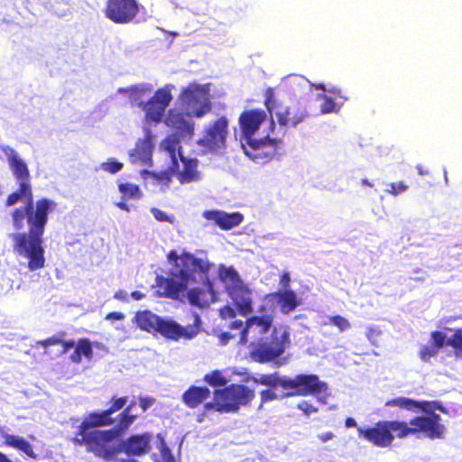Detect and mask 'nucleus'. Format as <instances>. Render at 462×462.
<instances>
[{
	"label": "nucleus",
	"mask_w": 462,
	"mask_h": 462,
	"mask_svg": "<svg viewBox=\"0 0 462 462\" xmlns=\"http://www.w3.org/2000/svg\"><path fill=\"white\" fill-rule=\"evenodd\" d=\"M9 163L19 180V186L7 196L5 205L11 207L19 201L23 202L11 212L12 225L16 231L10 235L13 251L18 256L27 259L30 271H36L45 265L43 235L49 214L56 208L57 203L46 197L34 201L26 163L16 154L9 157Z\"/></svg>",
	"instance_id": "nucleus-1"
},
{
	"label": "nucleus",
	"mask_w": 462,
	"mask_h": 462,
	"mask_svg": "<svg viewBox=\"0 0 462 462\" xmlns=\"http://www.w3.org/2000/svg\"><path fill=\"white\" fill-rule=\"evenodd\" d=\"M127 402V396L114 395L106 410L89 412L78 427L72 443L85 447L96 457L111 460L117 452L112 441L127 431L139 417L132 412L136 402L132 401L125 408Z\"/></svg>",
	"instance_id": "nucleus-2"
},
{
	"label": "nucleus",
	"mask_w": 462,
	"mask_h": 462,
	"mask_svg": "<svg viewBox=\"0 0 462 462\" xmlns=\"http://www.w3.org/2000/svg\"><path fill=\"white\" fill-rule=\"evenodd\" d=\"M167 260L172 264L173 269L168 273L167 277L156 276L157 294L179 301H182L186 297L190 305L200 309L208 306V291L197 287L188 290V286L190 282H196L198 275L201 280H206L212 290L208 278L210 263L207 260L195 257L191 253L183 252L178 254L176 250H171L167 254Z\"/></svg>",
	"instance_id": "nucleus-3"
},
{
	"label": "nucleus",
	"mask_w": 462,
	"mask_h": 462,
	"mask_svg": "<svg viewBox=\"0 0 462 462\" xmlns=\"http://www.w3.org/2000/svg\"><path fill=\"white\" fill-rule=\"evenodd\" d=\"M387 407H398L411 412L422 411L424 415L412 417L409 422L413 428L412 436L422 435L430 439L445 438L447 428L442 423L441 416L435 411L445 412L446 410L439 401H417L407 397H397L385 402Z\"/></svg>",
	"instance_id": "nucleus-4"
},
{
	"label": "nucleus",
	"mask_w": 462,
	"mask_h": 462,
	"mask_svg": "<svg viewBox=\"0 0 462 462\" xmlns=\"http://www.w3.org/2000/svg\"><path fill=\"white\" fill-rule=\"evenodd\" d=\"M413 428L410 427L404 420H379L373 426L357 428L358 436L374 447H391L395 437L405 439L412 436Z\"/></svg>",
	"instance_id": "nucleus-5"
},
{
	"label": "nucleus",
	"mask_w": 462,
	"mask_h": 462,
	"mask_svg": "<svg viewBox=\"0 0 462 462\" xmlns=\"http://www.w3.org/2000/svg\"><path fill=\"white\" fill-rule=\"evenodd\" d=\"M290 344L291 339L288 331H283L280 335L274 331L270 338H260L252 341L249 346V356L253 361L259 364L275 361L277 366H282L286 363L285 360H276L284 354Z\"/></svg>",
	"instance_id": "nucleus-6"
},
{
	"label": "nucleus",
	"mask_w": 462,
	"mask_h": 462,
	"mask_svg": "<svg viewBox=\"0 0 462 462\" xmlns=\"http://www.w3.org/2000/svg\"><path fill=\"white\" fill-rule=\"evenodd\" d=\"M152 90V86L148 84L134 86L130 88L131 98L134 101L140 100L137 105L145 112V118L148 121L159 123L162 121L172 96L168 88H158L147 102L142 101L141 99L145 94L151 93Z\"/></svg>",
	"instance_id": "nucleus-7"
},
{
	"label": "nucleus",
	"mask_w": 462,
	"mask_h": 462,
	"mask_svg": "<svg viewBox=\"0 0 462 462\" xmlns=\"http://www.w3.org/2000/svg\"><path fill=\"white\" fill-rule=\"evenodd\" d=\"M279 387L283 390L282 398L293 396L319 395L328 390L327 383L317 374H300L291 378L282 376Z\"/></svg>",
	"instance_id": "nucleus-8"
},
{
	"label": "nucleus",
	"mask_w": 462,
	"mask_h": 462,
	"mask_svg": "<svg viewBox=\"0 0 462 462\" xmlns=\"http://www.w3.org/2000/svg\"><path fill=\"white\" fill-rule=\"evenodd\" d=\"M264 106L270 114H275L279 125L284 129L296 127L309 116L306 109L300 105L283 106L275 98L272 88H268L264 92Z\"/></svg>",
	"instance_id": "nucleus-9"
},
{
	"label": "nucleus",
	"mask_w": 462,
	"mask_h": 462,
	"mask_svg": "<svg viewBox=\"0 0 462 462\" xmlns=\"http://www.w3.org/2000/svg\"><path fill=\"white\" fill-rule=\"evenodd\" d=\"M430 344L423 345L420 346L418 356L422 362L429 363L431 358L436 357L440 349L444 346H450L452 348L453 356L457 358H462V329L456 328L454 333L448 338L445 332L440 330H434L430 335Z\"/></svg>",
	"instance_id": "nucleus-10"
},
{
	"label": "nucleus",
	"mask_w": 462,
	"mask_h": 462,
	"mask_svg": "<svg viewBox=\"0 0 462 462\" xmlns=\"http://www.w3.org/2000/svg\"><path fill=\"white\" fill-rule=\"evenodd\" d=\"M180 101L189 116L201 117L211 110L207 90L195 83L181 90Z\"/></svg>",
	"instance_id": "nucleus-11"
},
{
	"label": "nucleus",
	"mask_w": 462,
	"mask_h": 462,
	"mask_svg": "<svg viewBox=\"0 0 462 462\" xmlns=\"http://www.w3.org/2000/svg\"><path fill=\"white\" fill-rule=\"evenodd\" d=\"M217 392L224 412H236L241 406L248 405L255 396L254 390L239 383H231Z\"/></svg>",
	"instance_id": "nucleus-12"
},
{
	"label": "nucleus",
	"mask_w": 462,
	"mask_h": 462,
	"mask_svg": "<svg viewBox=\"0 0 462 462\" xmlns=\"http://www.w3.org/2000/svg\"><path fill=\"white\" fill-rule=\"evenodd\" d=\"M139 11L137 0H107L103 13L114 23L126 24L135 19Z\"/></svg>",
	"instance_id": "nucleus-13"
},
{
	"label": "nucleus",
	"mask_w": 462,
	"mask_h": 462,
	"mask_svg": "<svg viewBox=\"0 0 462 462\" xmlns=\"http://www.w3.org/2000/svg\"><path fill=\"white\" fill-rule=\"evenodd\" d=\"M282 143L281 138H271L269 135L261 139H249L243 144L245 153L253 161L266 162L277 154V148Z\"/></svg>",
	"instance_id": "nucleus-14"
},
{
	"label": "nucleus",
	"mask_w": 462,
	"mask_h": 462,
	"mask_svg": "<svg viewBox=\"0 0 462 462\" xmlns=\"http://www.w3.org/2000/svg\"><path fill=\"white\" fill-rule=\"evenodd\" d=\"M199 317L195 314V323L182 327L173 320H165L162 319L157 333L162 337L171 340H179L180 338L191 339L199 332Z\"/></svg>",
	"instance_id": "nucleus-15"
},
{
	"label": "nucleus",
	"mask_w": 462,
	"mask_h": 462,
	"mask_svg": "<svg viewBox=\"0 0 462 462\" xmlns=\"http://www.w3.org/2000/svg\"><path fill=\"white\" fill-rule=\"evenodd\" d=\"M228 121L225 116L217 119L205 132L199 143L210 150L225 145L227 135Z\"/></svg>",
	"instance_id": "nucleus-16"
},
{
	"label": "nucleus",
	"mask_w": 462,
	"mask_h": 462,
	"mask_svg": "<svg viewBox=\"0 0 462 462\" xmlns=\"http://www.w3.org/2000/svg\"><path fill=\"white\" fill-rule=\"evenodd\" d=\"M226 292L241 316L247 317L253 312L252 291L244 282L228 288Z\"/></svg>",
	"instance_id": "nucleus-17"
},
{
	"label": "nucleus",
	"mask_w": 462,
	"mask_h": 462,
	"mask_svg": "<svg viewBox=\"0 0 462 462\" xmlns=\"http://www.w3.org/2000/svg\"><path fill=\"white\" fill-rule=\"evenodd\" d=\"M266 119V112L262 109H248L240 114L239 125L245 140L254 138V134Z\"/></svg>",
	"instance_id": "nucleus-18"
},
{
	"label": "nucleus",
	"mask_w": 462,
	"mask_h": 462,
	"mask_svg": "<svg viewBox=\"0 0 462 462\" xmlns=\"http://www.w3.org/2000/svg\"><path fill=\"white\" fill-rule=\"evenodd\" d=\"M152 438L150 432L131 435L122 442V450L130 457L145 455L151 450Z\"/></svg>",
	"instance_id": "nucleus-19"
},
{
	"label": "nucleus",
	"mask_w": 462,
	"mask_h": 462,
	"mask_svg": "<svg viewBox=\"0 0 462 462\" xmlns=\"http://www.w3.org/2000/svg\"><path fill=\"white\" fill-rule=\"evenodd\" d=\"M165 124L174 129L181 137L190 139L194 134V124L185 118L183 113L170 109L165 117Z\"/></svg>",
	"instance_id": "nucleus-20"
},
{
	"label": "nucleus",
	"mask_w": 462,
	"mask_h": 462,
	"mask_svg": "<svg viewBox=\"0 0 462 462\" xmlns=\"http://www.w3.org/2000/svg\"><path fill=\"white\" fill-rule=\"evenodd\" d=\"M203 216L206 219L214 221L223 230L237 226L244 219L239 212L226 213L220 210H207Z\"/></svg>",
	"instance_id": "nucleus-21"
},
{
	"label": "nucleus",
	"mask_w": 462,
	"mask_h": 462,
	"mask_svg": "<svg viewBox=\"0 0 462 462\" xmlns=\"http://www.w3.org/2000/svg\"><path fill=\"white\" fill-rule=\"evenodd\" d=\"M210 390L206 386H189L181 395L182 402L189 409H196L210 397Z\"/></svg>",
	"instance_id": "nucleus-22"
},
{
	"label": "nucleus",
	"mask_w": 462,
	"mask_h": 462,
	"mask_svg": "<svg viewBox=\"0 0 462 462\" xmlns=\"http://www.w3.org/2000/svg\"><path fill=\"white\" fill-rule=\"evenodd\" d=\"M0 436L4 439L3 444L6 447L13 448L20 452L24 453L31 458L35 459L37 454L33 450L32 445L23 437L9 434L0 429Z\"/></svg>",
	"instance_id": "nucleus-23"
},
{
	"label": "nucleus",
	"mask_w": 462,
	"mask_h": 462,
	"mask_svg": "<svg viewBox=\"0 0 462 462\" xmlns=\"http://www.w3.org/2000/svg\"><path fill=\"white\" fill-rule=\"evenodd\" d=\"M269 296L276 300L280 310L283 314L292 312L300 304V300L293 290L278 291Z\"/></svg>",
	"instance_id": "nucleus-24"
},
{
	"label": "nucleus",
	"mask_w": 462,
	"mask_h": 462,
	"mask_svg": "<svg viewBox=\"0 0 462 462\" xmlns=\"http://www.w3.org/2000/svg\"><path fill=\"white\" fill-rule=\"evenodd\" d=\"M180 160L183 163V169L178 172L180 183L185 184L197 181L199 179L198 171L199 161L195 158L185 157L181 152H180Z\"/></svg>",
	"instance_id": "nucleus-25"
},
{
	"label": "nucleus",
	"mask_w": 462,
	"mask_h": 462,
	"mask_svg": "<svg viewBox=\"0 0 462 462\" xmlns=\"http://www.w3.org/2000/svg\"><path fill=\"white\" fill-rule=\"evenodd\" d=\"M162 319L150 310L138 311L135 315L136 325L149 333H157Z\"/></svg>",
	"instance_id": "nucleus-26"
},
{
	"label": "nucleus",
	"mask_w": 462,
	"mask_h": 462,
	"mask_svg": "<svg viewBox=\"0 0 462 462\" xmlns=\"http://www.w3.org/2000/svg\"><path fill=\"white\" fill-rule=\"evenodd\" d=\"M83 357L88 361L93 358L92 343L87 337H81L75 342L74 351L69 356V360L74 364H80Z\"/></svg>",
	"instance_id": "nucleus-27"
},
{
	"label": "nucleus",
	"mask_w": 462,
	"mask_h": 462,
	"mask_svg": "<svg viewBox=\"0 0 462 462\" xmlns=\"http://www.w3.org/2000/svg\"><path fill=\"white\" fill-rule=\"evenodd\" d=\"M273 325V318L270 315L253 316L247 319L248 335L254 333L257 335L266 334Z\"/></svg>",
	"instance_id": "nucleus-28"
},
{
	"label": "nucleus",
	"mask_w": 462,
	"mask_h": 462,
	"mask_svg": "<svg viewBox=\"0 0 462 462\" xmlns=\"http://www.w3.org/2000/svg\"><path fill=\"white\" fill-rule=\"evenodd\" d=\"M156 448L158 451L152 454V459L154 462H175L171 451L168 448L162 434L156 435Z\"/></svg>",
	"instance_id": "nucleus-29"
},
{
	"label": "nucleus",
	"mask_w": 462,
	"mask_h": 462,
	"mask_svg": "<svg viewBox=\"0 0 462 462\" xmlns=\"http://www.w3.org/2000/svg\"><path fill=\"white\" fill-rule=\"evenodd\" d=\"M219 277L225 283L226 291H227L228 288L243 283L238 273L232 266L220 269Z\"/></svg>",
	"instance_id": "nucleus-30"
},
{
	"label": "nucleus",
	"mask_w": 462,
	"mask_h": 462,
	"mask_svg": "<svg viewBox=\"0 0 462 462\" xmlns=\"http://www.w3.org/2000/svg\"><path fill=\"white\" fill-rule=\"evenodd\" d=\"M118 189L122 194L123 200L141 199L143 195L139 186L131 182L120 183Z\"/></svg>",
	"instance_id": "nucleus-31"
},
{
	"label": "nucleus",
	"mask_w": 462,
	"mask_h": 462,
	"mask_svg": "<svg viewBox=\"0 0 462 462\" xmlns=\"http://www.w3.org/2000/svg\"><path fill=\"white\" fill-rule=\"evenodd\" d=\"M247 327V319L245 320V322L240 320V319H236V320H233L232 322H230L227 326V328L230 329V330H237L238 331V334L236 336H238V344L239 345H242V346H245L248 343V328H246Z\"/></svg>",
	"instance_id": "nucleus-32"
},
{
	"label": "nucleus",
	"mask_w": 462,
	"mask_h": 462,
	"mask_svg": "<svg viewBox=\"0 0 462 462\" xmlns=\"http://www.w3.org/2000/svg\"><path fill=\"white\" fill-rule=\"evenodd\" d=\"M282 376L278 373L264 374L259 377H254L253 382L256 384L268 386L271 389H276L279 387Z\"/></svg>",
	"instance_id": "nucleus-33"
},
{
	"label": "nucleus",
	"mask_w": 462,
	"mask_h": 462,
	"mask_svg": "<svg viewBox=\"0 0 462 462\" xmlns=\"http://www.w3.org/2000/svg\"><path fill=\"white\" fill-rule=\"evenodd\" d=\"M203 381L212 387H226V378L219 370H214L203 377Z\"/></svg>",
	"instance_id": "nucleus-34"
},
{
	"label": "nucleus",
	"mask_w": 462,
	"mask_h": 462,
	"mask_svg": "<svg viewBox=\"0 0 462 462\" xmlns=\"http://www.w3.org/2000/svg\"><path fill=\"white\" fill-rule=\"evenodd\" d=\"M179 144L180 141L176 135H170L164 140L165 149L169 152L171 157L172 164L175 167H178L176 151L178 150L179 152H181Z\"/></svg>",
	"instance_id": "nucleus-35"
},
{
	"label": "nucleus",
	"mask_w": 462,
	"mask_h": 462,
	"mask_svg": "<svg viewBox=\"0 0 462 462\" xmlns=\"http://www.w3.org/2000/svg\"><path fill=\"white\" fill-rule=\"evenodd\" d=\"M319 97L322 99V104L320 106V110L322 113H333L339 109V107H337V103L332 97L328 95H319Z\"/></svg>",
	"instance_id": "nucleus-36"
},
{
	"label": "nucleus",
	"mask_w": 462,
	"mask_h": 462,
	"mask_svg": "<svg viewBox=\"0 0 462 462\" xmlns=\"http://www.w3.org/2000/svg\"><path fill=\"white\" fill-rule=\"evenodd\" d=\"M409 186L405 184L404 181H398V182H391L387 184V189H385V192L392 194L393 196H397L401 193L405 192L408 189Z\"/></svg>",
	"instance_id": "nucleus-37"
},
{
	"label": "nucleus",
	"mask_w": 462,
	"mask_h": 462,
	"mask_svg": "<svg viewBox=\"0 0 462 462\" xmlns=\"http://www.w3.org/2000/svg\"><path fill=\"white\" fill-rule=\"evenodd\" d=\"M151 213L152 214L153 217L158 222H167V223H170V224H174V222H175L174 216L168 215L166 212L161 210L160 208H151Z\"/></svg>",
	"instance_id": "nucleus-38"
},
{
	"label": "nucleus",
	"mask_w": 462,
	"mask_h": 462,
	"mask_svg": "<svg viewBox=\"0 0 462 462\" xmlns=\"http://www.w3.org/2000/svg\"><path fill=\"white\" fill-rule=\"evenodd\" d=\"M123 163L111 158L107 162L101 164V169L106 172L115 174L123 169Z\"/></svg>",
	"instance_id": "nucleus-39"
},
{
	"label": "nucleus",
	"mask_w": 462,
	"mask_h": 462,
	"mask_svg": "<svg viewBox=\"0 0 462 462\" xmlns=\"http://www.w3.org/2000/svg\"><path fill=\"white\" fill-rule=\"evenodd\" d=\"M65 336H66V332L60 331V332L57 333L56 335H53L46 339L39 340L37 342V345L42 346L43 347H48L50 346H54V345H60V343H61V338L64 337Z\"/></svg>",
	"instance_id": "nucleus-40"
},
{
	"label": "nucleus",
	"mask_w": 462,
	"mask_h": 462,
	"mask_svg": "<svg viewBox=\"0 0 462 462\" xmlns=\"http://www.w3.org/2000/svg\"><path fill=\"white\" fill-rule=\"evenodd\" d=\"M329 323L336 326L341 332L348 329L350 328V323L349 321L340 316V315H335V316H331L329 317Z\"/></svg>",
	"instance_id": "nucleus-41"
},
{
	"label": "nucleus",
	"mask_w": 462,
	"mask_h": 462,
	"mask_svg": "<svg viewBox=\"0 0 462 462\" xmlns=\"http://www.w3.org/2000/svg\"><path fill=\"white\" fill-rule=\"evenodd\" d=\"M327 92L332 94L334 98L338 100V106H341L346 100H348L346 92L338 87H330L328 88Z\"/></svg>",
	"instance_id": "nucleus-42"
},
{
	"label": "nucleus",
	"mask_w": 462,
	"mask_h": 462,
	"mask_svg": "<svg viewBox=\"0 0 462 462\" xmlns=\"http://www.w3.org/2000/svg\"><path fill=\"white\" fill-rule=\"evenodd\" d=\"M220 405H221V402H220V400L218 399V394L216 390L214 392V401L205 402L203 407L206 411H216L223 413L224 411H222V407Z\"/></svg>",
	"instance_id": "nucleus-43"
},
{
	"label": "nucleus",
	"mask_w": 462,
	"mask_h": 462,
	"mask_svg": "<svg viewBox=\"0 0 462 462\" xmlns=\"http://www.w3.org/2000/svg\"><path fill=\"white\" fill-rule=\"evenodd\" d=\"M382 330L379 327L370 326L366 330V337L373 344L376 345L378 338L382 336Z\"/></svg>",
	"instance_id": "nucleus-44"
},
{
	"label": "nucleus",
	"mask_w": 462,
	"mask_h": 462,
	"mask_svg": "<svg viewBox=\"0 0 462 462\" xmlns=\"http://www.w3.org/2000/svg\"><path fill=\"white\" fill-rule=\"evenodd\" d=\"M152 178L160 183L168 186L171 181V173L168 171H162L160 172H152Z\"/></svg>",
	"instance_id": "nucleus-45"
},
{
	"label": "nucleus",
	"mask_w": 462,
	"mask_h": 462,
	"mask_svg": "<svg viewBox=\"0 0 462 462\" xmlns=\"http://www.w3.org/2000/svg\"><path fill=\"white\" fill-rule=\"evenodd\" d=\"M274 389H265L260 392L261 405L267 402L274 401L278 399L277 393L273 391Z\"/></svg>",
	"instance_id": "nucleus-46"
},
{
	"label": "nucleus",
	"mask_w": 462,
	"mask_h": 462,
	"mask_svg": "<svg viewBox=\"0 0 462 462\" xmlns=\"http://www.w3.org/2000/svg\"><path fill=\"white\" fill-rule=\"evenodd\" d=\"M237 313L236 309H234L229 305H226L219 310V316L223 319H235Z\"/></svg>",
	"instance_id": "nucleus-47"
},
{
	"label": "nucleus",
	"mask_w": 462,
	"mask_h": 462,
	"mask_svg": "<svg viewBox=\"0 0 462 462\" xmlns=\"http://www.w3.org/2000/svg\"><path fill=\"white\" fill-rule=\"evenodd\" d=\"M150 140L147 138L139 140L135 144L134 151L138 155H143L146 152L150 151Z\"/></svg>",
	"instance_id": "nucleus-48"
},
{
	"label": "nucleus",
	"mask_w": 462,
	"mask_h": 462,
	"mask_svg": "<svg viewBox=\"0 0 462 462\" xmlns=\"http://www.w3.org/2000/svg\"><path fill=\"white\" fill-rule=\"evenodd\" d=\"M297 408L300 411H301L305 415H310L311 413L318 411V408H316L307 401H301L300 402H299Z\"/></svg>",
	"instance_id": "nucleus-49"
},
{
	"label": "nucleus",
	"mask_w": 462,
	"mask_h": 462,
	"mask_svg": "<svg viewBox=\"0 0 462 462\" xmlns=\"http://www.w3.org/2000/svg\"><path fill=\"white\" fill-rule=\"evenodd\" d=\"M279 285L282 289V291L291 290L290 289L291 276H290V273L288 272H283L281 274L280 279H279Z\"/></svg>",
	"instance_id": "nucleus-50"
},
{
	"label": "nucleus",
	"mask_w": 462,
	"mask_h": 462,
	"mask_svg": "<svg viewBox=\"0 0 462 462\" xmlns=\"http://www.w3.org/2000/svg\"><path fill=\"white\" fill-rule=\"evenodd\" d=\"M236 337V334H234V333L228 332V331L221 332L217 335L219 344L222 346L227 345L231 339H234Z\"/></svg>",
	"instance_id": "nucleus-51"
},
{
	"label": "nucleus",
	"mask_w": 462,
	"mask_h": 462,
	"mask_svg": "<svg viewBox=\"0 0 462 462\" xmlns=\"http://www.w3.org/2000/svg\"><path fill=\"white\" fill-rule=\"evenodd\" d=\"M138 400L143 412H145L154 403V399L152 397H139Z\"/></svg>",
	"instance_id": "nucleus-52"
},
{
	"label": "nucleus",
	"mask_w": 462,
	"mask_h": 462,
	"mask_svg": "<svg viewBox=\"0 0 462 462\" xmlns=\"http://www.w3.org/2000/svg\"><path fill=\"white\" fill-rule=\"evenodd\" d=\"M60 345H61V346H62L60 354H66V353H68V351L70 348H74L75 341L73 339L64 340L63 337H62L61 338V343H60Z\"/></svg>",
	"instance_id": "nucleus-53"
},
{
	"label": "nucleus",
	"mask_w": 462,
	"mask_h": 462,
	"mask_svg": "<svg viewBox=\"0 0 462 462\" xmlns=\"http://www.w3.org/2000/svg\"><path fill=\"white\" fill-rule=\"evenodd\" d=\"M124 319V314L121 312H109L106 316V319L121 320Z\"/></svg>",
	"instance_id": "nucleus-54"
},
{
	"label": "nucleus",
	"mask_w": 462,
	"mask_h": 462,
	"mask_svg": "<svg viewBox=\"0 0 462 462\" xmlns=\"http://www.w3.org/2000/svg\"><path fill=\"white\" fill-rule=\"evenodd\" d=\"M416 169L418 171V173L420 175H429L430 174V170L428 167L424 166V165H421V164H418L416 166Z\"/></svg>",
	"instance_id": "nucleus-55"
},
{
	"label": "nucleus",
	"mask_w": 462,
	"mask_h": 462,
	"mask_svg": "<svg viewBox=\"0 0 462 462\" xmlns=\"http://www.w3.org/2000/svg\"><path fill=\"white\" fill-rule=\"evenodd\" d=\"M333 437H334V434L332 432L328 431V432H325V433L319 435V439L322 442H327L328 440H330Z\"/></svg>",
	"instance_id": "nucleus-56"
},
{
	"label": "nucleus",
	"mask_w": 462,
	"mask_h": 462,
	"mask_svg": "<svg viewBox=\"0 0 462 462\" xmlns=\"http://www.w3.org/2000/svg\"><path fill=\"white\" fill-rule=\"evenodd\" d=\"M345 425L346 428H352V427L356 426V422L355 419L348 417L345 420Z\"/></svg>",
	"instance_id": "nucleus-57"
},
{
	"label": "nucleus",
	"mask_w": 462,
	"mask_h": 462,
	"mask_svg": "<svg viewBox=\"0 0 462 462\" xmlns=\"http://www.w3.org/2000/svg\"><path fill=\"white\" fill-rule=\"evenodd\" d=\"M125 201V200H123V201H120V202L116 203V206L119 208H121V209H123L125 211H129V207H128V205Z\"/></svg>",
	"instance_id": "nucleus-58"
},
{
	"label": "nucleus",
	"mask_w": 462,
	"mask_h": 462,
	"mask_svg": "<svg viewBox=\"0 0 462 462\" xmlns=\"http://www.w3.org/2000/svg\"><path fill=\"white\" fill-rule=\"evenodd\" d=\"M132 297L134 299V300H142L143 298V294L138 291H134L132 292Z\"/></svg>",
	"instance_id": "nucleus-59"
},
{
	"label": "nucleus",
	"mask_w": 462,
	"mask_h": 462,
	"mask_svg": "<svg viewBox=\"0 0 462 462\" xmlns=\"http://www.w3.org/2000/svg\"><path fill=\"white\" fill-rule=\"evenodd\" d=\"M362 184L363 185H365V186H368V187H373V183H371L367 179H362L361 180Z\"/></svg>",
	"instance_id": "nucleus-60"
},
{
	"label": "nucleus",
	"mask_w": 462,
	"mask_h": 462,
	"mask_svg": "<svg viewBox=\"0 0 462 462\" xmlns=\"http://www.w3.org/2000/svg\"><path fill=\"white\" fill-rule=\"evenodd\" d=\"M317 88L318 89H321L323 91H327L328 89L325 88V86L323 84H319L317 86Z\"/></svg>",
	"instance_id": "nucleus-61"
},
{
	"label": "nucleus",
	"mask_w": 462,
	"mask_h": 462,
	"mask_svg": "<svg viewBox=\"0 0 462 462\" xmlns=\"http://www.w3.org/2000/svg\"><path fill=\"white\" fill-rule=\"evenodd\" d=\"M413 280L416 282H423L424 279L423 278H414Z\"/></svg>",
	"instance_id": "nucleus-62"
},
{
	"label": "nucleus",
	"mask_w": 462,
	"mask_h": 462,
	"mask_svg": "<svg viewBox=\"0 0 462 462\" xmlns=\"http://www.w3.org/2000/svg\"><path fill=\"white\" fill-rule=\"evenodd\" d=\"M271 125H272V128L273 129V127H274V122H273V120H272V124H271Z\"/></svg>",
	"instance_id": "nucleus-63"
},
{
	"label": "nucleus",
	"mask_w": 462,
	"mask_h": 462,
	"mask_svg": "<svg viewBox=\"0 0 462 462\" xmlns=\"http://www.w3.org/2000/svg\"><path fill=\"white\" fill-rule=\"evenodd\" d=\"M127 462H132L131 460H128ZM133 462H135V461H133Z\"/></svg>",
	"instance_id": "nucleus-64"
}]
</instances>
